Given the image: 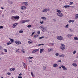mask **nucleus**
I'll list each match as a JSON object with an SVG mask.
<instances>
[{"mask_svg":"<svg viewBox=\"0 0 78 78\" xmlns=\"http://www.w3.org/2000/svg\"><path fill=\"white\" fill-rule=\"evenodd\" d=\"M61 45L62 46H61L60 47V48H61L62 50H64L65 49V47H66V45L62 44Z\"/></svg>","mask_w":78,"mask_h":78,"instance_id":"f257e3e1","label":"nucleus"},{"mask_svg":"<svg viewBox=\"0 0 78 78\" xmlns=\"http://www.w3.org/2000/svg\"><path fill=\"white\" fill-rule=\"evenodd\" d=\"M57 15L58 16H59V17H62L63 16V14L61 13V12H58L57 13Z\"/></svg>","mask_w":78,"mask_h":78,"instance_id":"f03ea898","label":"nucleus"},{"mask_svg":"<svg viewBox=\"0 0 78 78\" xmlns=\"http://www.w3.org/2000/svg\"><path fill=\"white\" fill-rule=\"evenodd\" d=\"M13 18L15 19H19V16H12V20H14V19H13Z\"/></svg>","mask_w":78,"mask_h":78,"instance_id":"7ed1b4c3","label":"nucleus"},{"mask_svg":"<svg viewBox=\"0 0 78 78\" xmlns=\"http://www.w3.org/2000/svg\"><path fill=\"white\" fill-rule=\"evenodd\" d=\"M57 38L58 40H59L60 41H62V40H63V37L61 36L57 37Z\"/></svg>","mask_w":78,"mask_h":78,"instance_id":"20e7f679","label":"nucleus"},{"mask_svg":"<svg viewBox=\"0 0 78 78\" xmlns=\"http://www.w3.org/2000/svg\"><path fill=\"white\" fill-rule=\"evenodd\" d=\"M60 66L61 67L62 69H63V70H67V69L66 68L65 66H64L63 65H61Z\"/></svg>","mask_w":78,"mask_h":78,"instance_id":"39448f33","label":"nucleus"},{"mask_svg":"<svg viewBox=\"0 0 78 78\" xmlns=\"http://www.w3.org/2000/svg\"><path fill=\"white\" fill-rule=\"evenodd\" d=\"M15 43L16 44H17V45H20L21 44H22V43L21 42L19 41H15Z\"/></svg>","mask_w":78,"mask_h":78,"instance_id":"423d86ee","label":"nucleus"},{"mask_svg":"<svg viewBox=\"0 0 78 78\" xmlns=\"http://www.w3.org/2000/svg\"><path fill=\"white\" fill-rule=\"evenodd\" d=\"M30 20H25L22 21L21 22H22V23H25V22H29Z\"/></svg>","mask_w":78,"mask_h":78,"instance_id":"0eeeda50","label":"nucleus"},{"mask_svg":"<svg viewBox=\"0 0 78 78\" xmlns=\"http://www.w3.org/2000/svg\"><path fill=\"white\" fill-rule=\"evenodd\" d=\"M30 20H25L22 21L21 22H22V23H25V22H29Z\"/></svg>","mask_w":78,"mask_h":78,"instance_id":"6e6552de","label":"nucleus"},{"mask_svg":"<svg viewBox=\"0 0 78 78\" xmlns=\"http://www.w3.org/2000/svg\"><path fill=\"white\" fill-rule=\"evenodd\" d=\"M17 25H18V23H15L13 24L12 26V27L15 28V27H16V26H17Z\"/></svg>","mask_w":78,"mask_h":78,"instance_id":"1a4fd4ad","label":"nucleus"},{"mask_svg":"<svg viewBox=\"0 0 78 78\" xmlns=\"http://www.w3.org/2000/svg\"><path fill=\"white\" fill-rule=\"evenodd\" d=\"M20 8L22 10H23V9H26V7L25 6H21Z\"/></svg>","mask_w":78,"mask_h":78,"instance_id":"9d476101","label":"nucleus"},{"mask_svg":"<svg viewBox=\"0 0 78 78\" xmlns=\"http://www.w3.org/2000/svg\"><path fill=\"white\" fill-rule=\"evenodd\" d=\"M72 65L74 67H76L77 66V64L75 63H73L72 64Z\"/></svg>","mask_w":78,"mask_h":78,"instance_id":"9b49d317","label":"nucleus"},{"mask_svg":"<svg viewBox=\"0 0 78 78\" xmlns=\"http://www.w3.org/2000/svg\"><path fill=\"white\" fill-rule=\"evenodd\" d=\"M21 51L23 53H25V50H24V49L23 48H22L21 49Z\"/></svg>","mask_w":78,"mask_h":78,"instance_id":"f8f14e48","label":"nucleus"},{"mask_svg":"<svg viewBox=\"0 0 78 78\" xmlns=\"http://www.w3.org/2000/svg\"><path fill=\"white\" fill-rule=\"evenodd\" d=\"M23 4H24V5H26V6H28V2H23Z\"/></svg>","mask_w":78,"mask_h":78,"instance_id":"ddd939ff","label":"nucleus"},{"mask_svg":"<svg viewBox=\"0 0 78 78\" xmlns=\"http://www.w3.org/2000/svg\"><path fill=\"white\" fill-rule=\"evenodd\" d=\"M44 50V48H42L40 49V53H42L43 52V51Z\"/></svg>","mask_w":78,"mask_h":78,"instance_id":"4468645a","label":"nucleus"},{"mask_svg":"<svg viewBox=\"0 0 78 78\" xmlns=\"http://www.w3.org/2000/svg\"><path fill=\"white\" fill-rule=\"evenodd\" d=\"M45 30H46V27L43 28V29H42V31H43V32H44V31H45Z\"/></svg>","mask_w":78,"mask_h":78,"instance_id":"2eb2a0df","label":"nucleus"},{"mask_svg":"<svg viewBox=\"0 0 78 78\" xmlns=\"http://www.w3.org/2000/svg\"><path fill=\"white\" fill-rule=\"evenodd\" d=\"M68 22H69V23H71V22H72V23H73V22H75V21L73 20H71L69 21Z\"/></svg>","mask_w":78,"mask_h":78,"instance_id":"dca6fc26","label":"nucleus"},{"mask_svg":"<svg viewBox=\"0 0 78 78\" xmlns=\"http://www.w3.org/2000/svg\"><path fill=\"white\" fill-rule=\"evenodd\" d=\"M48 52H50V51H53V49H49L48 50Z\"/></svg>","mask_w":78,"mask_h":78,"instance_id":"f3484780","label":"nucleus"},{"mask_svg":"<svg viewBox=\"0 0 78 78\" xmlns=\"http://www.w3.org/2000/svg\"><path fill=\"white\" fill-rule=\"evenodd\" d=\"M53 67H58V64H54L53 65Z\"/></svg>","mask_w":78,"mask_h":78,"instance_id":"a211bd4d","label":"nucleus"},{"mask_svg":"<svg viewBox=\"0 0 78 78\" xmlns=\"http://www.w3.org/2000/svg\"><path fill=\"white\" fill-rule=\"evenodd\" d=\"M12 43L10 41H9L8 43L7 44V45H10V44H11Z\"/></svg>","mask_w":78,"mask_h":78,"instance_id":"6ab92c4d","label":"nucleus"},{"mask_svg":"<svg viewBox=\"0 0 78 78\" xmlns=\"http://www.w3.org/2000/svg\"><path fill=\"white\" fill-rule=\"evenodd\" d=\"M42 12H47L46 11V9H44L42 11Z\"/></svg>","mask_w":78,"mask_h":78,"instance_id":"aec40b11","label":"nucleus"},{"mask_svg":"<svg viewBox=\"0 0 78 78\" xmlns=\"http://www.w3.org/2000/svg\"><path fill=\"white\" fill-rule=\"evenodd\" d=\"M75 41H78V38L76 37H74Z\"/></svg>","mask_w":78,"mask_h":78,"instance_id":"412c9836","label":"nucleus"},{"mask_svg":"<svg viewBox=\"0 0 78 78\" xmlns=\"http://www.w3.org/2000/svg\"><path fill=\"white\" fill-rule=\"evenodd\" d=\"M65 56V55L63 54H62L61 55H59V57H62V58H63V57H64V56Z\"/></svg>","mask_w":78,"mask_h":78,"instance_id":"4be33fe9","label":"nucleus"},{"mask_svg":"<svg viewBox=\"0 0 78 78\" xmlns=\"http://www.w3.org/2000/svg\"><path fill=\"white\" fill-rule=\"evenodd\" d=\"M41 19H43V20H46V18L45 17H41Z\"/></svg>","mask_w":78,"mask_h":78,"instance_id":"5701e85b","label":"nucleus"},{"mask_svg":"<svg viewBox=\"0 0 78 78\" xmlns=\"http://www.w3.org/2000/svg\"><path fill=\"white\" fill-rule=\"evenodd\" d=\"M64 7L66 8H69V7H70V5H64Z\"/></svg>","mask_w":78,"mask_h":78,"instance_id":"b1692460","label":"nucleus"},{"mask_svg":"<svg viewBox=\"0 0 78 78\" xmlns=\"http://www.w3.org/2000/svg\"><path fill=\"white\" fill-rule=\"evenodd\" d=\"M10 41H11V42H12V43H13V42H14V39H10Z\"/></svg>","mask_w":78,"mask_h":78,"instance_id":"393cba45","label":"nucleus"},{"mask_svg":"<svg viewBox=\"0 0 78 78\" xmlns=\"http://www.w3.org/2000/svg\"><path fill=\"white\" fill-rule=\"evenodd\" d=\"M67 36L68 37H69V38H70L71 37V36H72V35H70V34H68L67 35Z\"/></svg>","mask_w":78,"mask_h":78,"instance_id":"a878e982","label":"nucleus"},{"mask_svg":"<svg viewBox=\"0 0 78 78\" xmlns=\"http://www.w3.org/2000/svg\"><path fill=\"white\" fill-rule=\"evenodd\" d=\"M31 75L32 76H34V74L33 73L31 72Z\"/></svg>","mask_w":78,"mask_h":78,"instance_id":"bb28decb","label":"nucleus"},{"mask_svg":"<svg viewBox=\"0 0 78 78\" xmlns=\"http://www.w3.org/2000/svg\"><path fill=\"white\" fill-rule=\"evenodd\" d=\"M41 45H44V44H39L37 45V46H38V47H39V46H41Z\"/></svg>","mask_w":78,"mask_h":78,"instance_id":"cd10ccee","label":"nucleus"},{"mask_svg":"<svg viewBox=\"0 0 78 78\" xmlns=\"http://www.w3.org/2000/svg\"><path fill=\"white\" fill-rule=\"evenodd\" d=\"M31 27H32L31 25H29L27 26V27H28V28H31Z\"/></svg>","mask_w":78,"mask_h":78,"instance_id":"c85d7f7f","label":"nucleus"},{"mask_svg":"<svg viewBox=\"0 0 78 78\" xmlns=\"http://www.w3.org/2000/svg\"><path fill=\"white\" fill-rule=\"evenodd\" d=\"M40 29H41L42 28H44V26H40L39 28Z\"/></svg>","mask_w":78,"mask_h":78,"instance_id":"c756f323","label":"nucleus"},{"mask_svg":"<svg viewBox=\"0 0 78 78\" xmlns=\"http://www.w3.org/2000/svg\"><path fill=\"white\" fill-rule=\"evenodd\" d=\"M57 12H61V11H60V10L57 9Z\"/></svg>","mask_w":78,"mask_h":78,"instance_id":"7c9ffc66","label":"nucleus"},{"mask_svg":"<svg viewBox=\"0 0 78 78\" xmlns=\"http://www.w3.org/2000/svg\"><path fill=\"white\" fill-rule=\"evenodd\" d=\"M23 66L24 68H25L26 67V65H25V63H23Z\"/></svg>","mask_w":78,"mask_h":78,"instance_id":"2f4dec72","label":"nucleus"},{"mask_svg":"<svg viewBox=\"0 0 78 78\" xmlns=\"http://www.w3.org/2000/svg\"><path fill=\"white\" fill-rule=\"evenodd\" d=\"M36 50H33L32 51V53H36Z\"/></svg>","mask_w":78,"mask_h":78,"instance_id":"473e14b6","label":"nucleus"},{"mask_svg":"<svg viewBox=\"0 0 78 78\" xmlns=\"http://www.w3.org/2000/svg\"><path fill=\"white\" fill-rule=\"evenodd\" d=\"M3 47L1 46H0V50H3Z\"/></svg>","mask_w":78,"mask_h":78,"instance_id":"72a5a7b5","label":"nucleus"},{"mask_svg":"<svg viewBox=\"0 0 78 78\" xmlns=\"http://www.w3.org/2000/svg\"><path fill=\"white\" fill-rule=\"evenodd\" d=\"M4 55V53H3V52L2 51H1V54H0V55Z\"/></svg>","mask_w":78,"mask_h":78,"instance_id":"f704fd0d","label":"nucleus"},{"mask_svg":"<svg viewBox=\"0 0 78 78\" xmlns=\"http://www.w3.org/2000/svg\"><path fill=\"white\" fill-rule=\"evenodd\" d=\"M19 33H23V31L20 30V31H19Z\"/></svg>","mask_w":78,"mask_h":78,"instance_id":"c9c22d12","label":"nucleus"},{"mask_svg":"<svg viewBox=\"0 0 78 78\" xmlns=\"http://www.w3.org/2000/svg\"><path fill=\"white\" fill-rule=\"evenodd\" d=\"M46 12L47 11H50V9H46Z\"/></svg>","mask_w":78,"mask_h":78,"instance_id":"e433bc0d","label":"nucleus"},{"mask_svg":"<svg viewBox=\"0 0 78 78\" xmlns=\"http://www.w3.org/2000/svg\"><path fill=\"white\" fill-rule=\"evenodd\" d=\"M68 27H69V24H67L66 25V26L65 27V28H68Z\"/></svg>","mask_w":78,"mask_h":78,"instance_id":"4c0bfd02","label":"nucleus"},{"mask_svg":"<svg viewBox=\"0 0 78 78\" xmlns=\"http://www.w3.org/2000/svg\"><path fill=\"white\" fill-rule=\"evenodd\" d=\"M43 69L44 70H45V69H46V67L45 66H43Z\"/></svg>","mask_w":78,"mask_h":78,"instance_id":"58836bf2","label":"nucleus"},{"mask_svg":"<svg viewBox=\"0 0 78 78\" xmlns=\"http://www.w3.org/2000/svg\"><path fill=\"white\" fill-rule=\"evenodd\" d=\"M43 38H44V37H39V39H43Z\"/></svg>","mask_w":78,"mask_h":78,"instance_id":"ea45409f","label":"nucleus"},{"mask_svg":"<svg viewBox=\"0 0 78 78\" xmlns=\"http://www.w3.org/2000/svg\"><path fill=\"white\" fill-rule=\"evenodd\" d=\"M38 37V35H36L34 36V37L35 38L37 37Z\"/></svg>","mask_w":78,"mask_h":78,"instance_id":"a19ab883","label":"nucleus"},{"mask_svg":"<svg viewBox=\"0 0 78 78\" xmlns=\"http://www.w3.org/2000/svg\"><path fill=\"white\" fill-rule=\"evenodd\" d=\"M40 23L41 24H43V23H44V22L43 21H40Z\"/></svg>","mask_w":78,"mask_h":78,"instance_id":"79ce46f5","label":"nucleus"},{"mask_svg":"<svg viewBox=\"0 0 78 78\" xmlns=\"http://www.w3.org/2000/svg\"><path fill=\"white\" fill-rule=\"evenodd\" d=\"M55 56H59V53H56Z\"/></svg>","mask_w":78,"mask_h":78,"instance_id":"37998d69","label":"nucleus"},{"mask_svg":"<svg viewBox=\"0 0 78 78\" xmlns=\"http://www.w3.org/2000/svg\"><path fill=\"white\" fill-rule=\"evenodd\" d=\"M28 58L29 59H31L33 58V57H29Z\"/></svg>","mask_w":78,"mask_h":78,"instance_id":"c03bdc74","label":"nucleus"},{"mask_svg":"<svg viewBox=\"0 0 78 78\" xmlns=\"http://www.w3.org/2000/svg\"><path fill=\"white\" fill-rule=\"evenodd\" d=\"M4 51H5V52L6 53L7 52V50L5 49H4Z\"/></svg>","mask_w":78,"mask_h":78,"instance_id":"a18cd8bd","label":"nucleus"},{"mask_svg":"<svg viewBox=\"0 0 78 78\" xmlns=\"http://www.w3.org/2000/svg\"><path fill=\"white\" fill-rule=\"evenodd\" d=\"M31 41H29L28 42L29 43V44H32V42H31Z\"/></svg>","mask_w":78,"mask_h":78,"instance_id":"49530a36","label":"nucleus"},{"mask_svg":"<svg viewBox=\"0 0 78 78\" xmlns=\"http://www.w3.org/2000/svg\"><path fill=\"white\" fill-rule=\"evenodd\" d=\"M16 70V68H12V71H14V70Z\"/></svg>","mask_w":78,"mask_h":78,"instance_id":"de8ad7c7","label":"nucleus"},{"mask_svg":"<svg viewBox=\"0 0 78 78\" xmlns=\"http://www.w3.org/2000/svg\"><path fill=\"white\" fill-rule=\"evenodd\" d=\"M76 18H78V14H76Z\"/></svg>","mask_w":78,"mask_h":78,"instance_id":"09e8293b","label":"nucleus"},{"mask_svg":"<svg viewBox=\"0 0 78 78\" xmlns=\"http://www.w3.org/2000/svg\"><path fill=\"white\" fill-rule=\"evenodd\" d=\"M69 30H70V31H71V32H72V31H73V30H72V29H69Z\"/></svg>","mask_w":78,"mask_h":78,"instance_id":"8fccbe9b","label":"nucleus"},{"mask_svg":"<svg viewBox=\"0 0 78 78\" xmlns=\"http://www.w3.org/2000/svg\"><path fill=\"white\" fill-rule=\"evenodd\" d=\"M9 3H10V4H12V3H13L14 2L10 1Z\"/></svg>","mask_w":78,"mask_h":78,"instance_id":"3c124183","label":"nucleus"},{"mask_svg":"<svg viewBox=\"0 0 78 78\" xmlns=\"http://www.w3.org/2000/svg\"><path fill=\"white\" fill-rule=\"evenodd\" d=\"M7 75H11V73H7Z\"/></svg>","mask_w":78,"mask_h":78,"instance_id":"603ef678","label":"nucleus"},{"mask_svg":"<svg viewBox=\"0 0 78 78\" xmlns=\"http://www.w3.org/2000/svg\"><path fill=\"white\" fill-rule=\"evenodd\" d=\"M76 52V51H74L73 52V54H75Z\"/></svg>","mask_w":78,"mask_h":78,"instance_id":"864d4df0","label":"nucleus"},{"mask_svg":"<svg viewBox=\"0 0 78 78\" xmlns=\"http://www.w3.org/2000/svg\"><path fill=\"white\" fill-rule=\"evenodd\" d=\"M35 33V32H33L31 36H33V34H34Z\"/></svg>","mask_w":78,"mask_h":78,"instance_id":"5fc2aeb1","label":"nucleus"},{"mask_svg":"<svg viewBox=\"0 0 78 78\" xmlns=\"http://www.w3.org/2000/svg\"><path fill=\"white\" fill-rule=\"evenodd\" d=\"M73 2H70V5H72V4H73Z\"/></svg>","mask_w":78,"mask_h":78,"instance_id":"6e6d98bb","label":"nucleus"},{"mask_svg":"<svg viewBox=\"0 0 78 78\" xmlns=\"http://www.w3.org/2000/svg\"><path fill=\"white\" fill-rule=\"evenodd\" d=\"M39 50L38 49H35V51H36H36H39Z\"/></svg>","mask_w":78,"mask_h":78,"instance_id":"4d7b16f0","label":"nucleus"},{"mask_svg":"<svg viewBox=\"0 0 78 78\" xmlns=\"http://www.w3.org/2000/svg\"><path fill=\"white\" fill-rule=\"evenodd\" d=\"M40 31H38L37 32V33L38 34H40Z\"/></svg>","mask_w":78,"mask_h":78,"instance_id":"13d9d810","label":"nucleus"},{"mask_svg":"<svg viewBox=\"0 0 78 78\" xmlns=\"http://www.w3.org/2000/svg\"><path fill=\"white\" fill-rule=\"evenodd\" d=\"M3 26H0V29H1V28L3 29Z\"/></svg>","mask_w":78,"mask_h":78,"instance_id":"bf43d9fd","label":"nucleus"},{"mask_svg":"<svg viewBox=\"0 0 78 78\" xmlns=\"http://www.w3.org/2000/svg\"><path fill=\"white\" fill-rule=\"evenodd\" d=\"M15 12V11H14V10H12V11H11V12Z\"/></svg>","mask_w":78,"mask_h":78,"instance_id":"052dcab7","label":"nucleus"},{"mask_svg":"<svg viewBox=\"0 0 78 78\" xmlns=\"http://www.w3.org/2000/svg\"><path fill=\"white\" fill-rule=\"evenodd\" d=\"M18 78H22V77L19 76H18Z\"/></svg>","mask_w":78,"mask_h":78,"instance_id":"680f3d73","label":"nucleus"},{"mask_svg":"<svg viewBox=\"0 0 78 78\" xmlns=\"http://www.w3.org/2000/svg\"><path fill=\"white\" fill-rule=\"evenodd\" d=\"M53 20H54V21H55V22H56V20H55V19H53Z\"/></svg>","mask_w":78,"mask_h":78,"instance_id":"e2e57ef3","label":"nucleus"},{"mask_svg":"<svg viewBox=\"0 0 78 78\" xmlns=\"http://www.w3.org/2000/svg\"><path fill=\"white\" fill-rule=\"evenodd\" d=\"M12 68H11L10 69V71H12Z\"/></svg>","mask_w":78,"mask_h":78,"instance_id":"0e129e2a","label":"nucleus"},{"mask_svg":"<svg viewBox=\"0 0 78 78\" xmlns=\"http://www.w3.org/2000/svg\"><path fill=\"white\" fill-rule=\"evenodd\" d=\"M58 62H61V60H58Z\"/></svg>","mask_w":78,"mask_h":78,"instance_id":"69168bd1","label":"nucleus"},{"mask_svg":"<svg viewBox=\"0 0 78 78\" xmlns=\"http://www.w3.org/2000/svg\"><path fill=\"white\" fill-rule=\"evenodd\" d=\"M21 75H22V73H20L19 74V76H21Z\"/></svg>","mask_w":78,"mask_h":78,"instance_id":"338daca9","label":"nucleus"},{"mask_svg":"<svg viewBox=\"0 0 78 78\" xmlns=\"http://www.w3.org/2000/svg\"><path fill=\"white\" fill-rule=\"evenodd\" d=\"M1 8L2 9H4V8L2 7H1Z\"/></svg>","mask_w":78,"mask_h":78,"instance_id":"774afa93","label":"nucleus"}]
</instances>
